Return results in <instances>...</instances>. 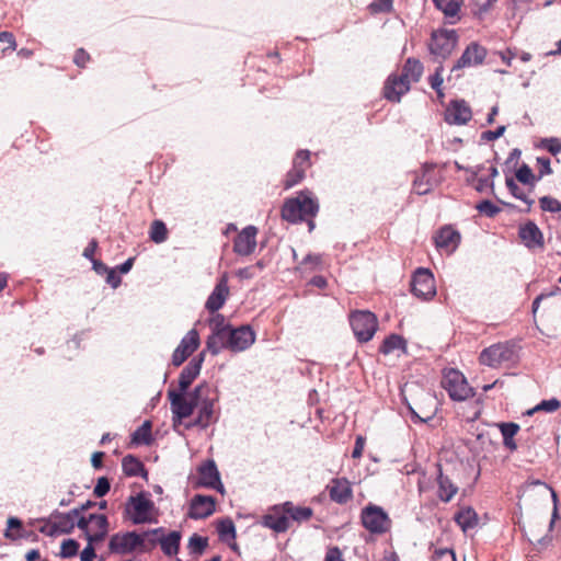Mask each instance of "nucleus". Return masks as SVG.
<instances>
[{
  "mask_svg": "<svg viewBox=\"0 0 561 561\" xmlns=\"http://www.w3.org/2000/svg\"><path fill=\"white\" fill-rule=\"evenodd\" d=\"M161 529H152L144 533L121 530L113 534L107 543L110 554L114 556H137L151 551L157 546L154 535Z\"/></svg>",
  "mask_w": 561,
  "mask_h": 561,
  "instance_id": "nucleus-1",
  "label": "nucleus"
},
{
  "mask_svg": "<svg viewBox=\"0 0 561 561\" xmlns=\"http://www.w3.org/2000/svg\"><path fill=\"white\" fill-rule=\"evenodd\" d=\"M319 211V204L309 191H301L296 197L285 201L282 207V218L288 222L307 221L309 230L314 228L313 218Z\"/></svg>",
  "mask_w": 561,
  "mask_h": 561,
  "instance_id": "nucleus-2",
  "label": "nucleus"
},
{
  "mask_svg": "<svg viewBox=\"0 0 561 561\" xmlns=\"http://www.w3.org/2000/svg\"><path fill=\"white\" fill-rule=\"evenodd\" d=\"M78 527L84 533L90 543L103 541L108 533V520L104 514L83 512L78 519Z\"/></svg>",
  "mask_w": 561,
  "mask_h": 561,
  "instance_id": "nucleus-3",
  "label": "nucleus"
},
{
  "mask_svg": "<svg viewBox=\"0 0 561 561\" xmlns=\"http://www.w3.org/2000/svg\"><path fill=\"white\" fill-rule=\"evenodd\" d=\"M458 39L459 36L455 30H435L428 43L430 53L436 58L447 59L457 47Z\"/></svg>",
  "mask_w": 561,
  "mask_h": 561,
  "instance_id": "nucleus-4",
  "label": "nucleus"
},
{
  "mask_svg": "<svg viewBox=\"0 0 561 561\" xmlns=\"http://www.w3.org/2000/svg\"><path fill=\"white\" fill-rule=\"evenodd\" d=\"M517 354L515 346L510 342L493 344L488 348H484L479 360L481 364L497 368L504 364L515 363Z\"/></svg>",
  "mask_w": 561,
  "mask_h": 561,
  "instance_id": "nucleus-5",
  "label": "nucleus"
},
{
  "mask_svg": "<svg viewBox=\"0 0 561 561\" xmlns=\"http://www.w3.org/2000/svg\"><path fill=\"white\" fill-rule=\"evenodd\" d=\"M350 324L359 342H368L373 339L378 328L375 313L368 310H355L350 313Z\"/></svg>",
  "mask_w": 561,
  "mask_h": 561,
  "instance_id": "nucleus-6",
  "label": "nucleus"
},
{
  "mask_svg": "<svg viewBox=\"0 0 561 561\" xmlns=\"http://www.w3.org/2000/svg\"><path fill=\"white\" fill-rule=\"evenodd\" d=\"M442 387L448 392L450 399L455 401H463L474 394L465 376L457 369L445 371L442 378Z\"/></svg>",
  "mask_w": 561,
  "mask_h": 561,
  "instance_id": "nucleus-7",
  "label": "nucleus"
},
{
  "mask_svg": "<svg viewBox=\"0 0 561 561\" xmlns=\"http://www.w3.org/2000/svg\"><path fill=\"white\" fill-rule=\"evenodd\" d=\"M203 391V387L198 386L194 389L192 393H190L188 398L183 394L181 391L175 392L174 390L168 391V397L171 403V410L173 414L180 419H186L192 415L194 408L199 403V396Z\"/></svg>",
  "mask_w": 561,
  "mask_h": 561,
  "instance_id": "nucleus-8",
  "label": "nucleus"
},
{
  "mask_svg": "<svg viewBox=\"0 0 561 561\" xmlns=\"http://www.w3.org/2000/svg\"><path fill=\"white\" fill-rule=\"evenodd\" d=\"M363 526L371 534H385L391 527V519L388 514L375 504H368L362 511Z\"/></svg>",
  "mask_w": 561,
  "mask_h": 561,
  "instance_id": "nucleus-9",
  "label": "nucleus"
},
{
  "mask_svg": "<svg viewBox=\"0 0 561 561\" xmlns=\"http://www.w3.org/2000/svg\"><path fill=\"white\" fill-rule=\"evenodd\" d=\"M152 512L153 503L145 496V493L130 496L126 504V514L134 524L150 522Z\"/></svg>",
  "mask_w": 561,
  "mask_h": 561,
  "instance_id": "nucleus-10",
  "label": "nucleus"
},
{
  "mask_svg": "<svg viewBox=\"0 0 561 561\" xmlns=\"http://www.w3.org/2000/svg\"><path fill=\"white\" fill-rule=\"evenodd\" d=\"M443 181L442 171L434 164H425L421 173H416L413 180V192L417 195L431 193Z\"/></svg>",
  "mask_w": 561,
  "mask_h": 561,
  "instance_id": "nucleus-11",
  "label": "nucleus"
},
{
  "mask_svg": "<svg viewBox=\"0 0 561 561\" xmlns=\"http://www.w3.org/2000/svg\"><path fill=\"white\" fill-rule=\"evenodd\" d=\"M411 291L417 298L428 300L436 294L434 276L427 268H417L411 280Z\"/></svg>",
  "mask_w": 561,
  "mask_h": 561,
  "instance_id": "nucleus-12",
  "label": "nucleus"
},
{
  "mask_svg": "<svg viewBox=\"0 0 561 561\" xmlns=\"http://www.w3.org/2000/svg\"><path fill=\"white\" fill-rule=\"evenodd\" d=\"M310 167V151L299 150L293 160L291 169L287 172L283 181L284 188L289 190L299 184L305 179L306 172Z\"/></svg>",
  "mask_w": 561,
  "mask_h": 561,
  "instance_id": "nucleus-13",
  "label": "nucleus"
},
{
  "mask_svg": "<svg viewBox=\"0 0 561 561\" xmlns=\"http://www.w3.org/2000/svg\"><path fill=\"white\" fill-rule=\"evenodd\" d=\"M193 483L194 488H209L215 491H225L220 474L214 460H207L197 468Z\"/></svg>",
  "mask_w": 561,
  "mask_h": 561,
  "instance_id": "nucleus-14",
  "label": "nucleus"
},
{
  "mask_svg": "<svg viewBox=\"0 0 561 561\" xmlns=\"http://www.w3.org/2000/svg\"><path fill=\"white\" fill-rule=\"evenodd\" d=\"M488 55V49L478 42H471L457 59L451 68V72L459 71L465 68L481 66Z\"/></svg>",
  "mask_w": 561,
  "mask_h": 561,
  "instance_id": "nucleus-15",
  "label": "nucleus"
},
{
  "mask_svg": "<svg viewBox=\"0 0 561 561\" xmlns=\"http://www.w3.org/2000/svg\"><path fill=\"white\" fill-rule=\"evenodd\" d=\"M287 514L288 512L284 503L274 505L262 516L261 524L275 533H285L290 528Z\"/></svg>",
  "mask_w": 561,
  "mask_h": 561,
  "instance_id": "nucleus-16",
  "label": "nucleus"
},
{
  "mask_svg": "<svg viewBox=\"0 0 561 561\" xmlns=\"http://www.w3.org/2000/svg\"><path fill=\"white\" fill-rule=\"evenodd\" d=\"M433 240L437 250L451 254L458 248L461 234L453 226L445 225L434 234Z\"/></svg>",
  "mask_w": 561,
  "mask_h": 561,
  "instance_id": "nucleus-17",
  "label": "nucleus"
},
{
  "mask_svg": "<svg viewBox=\"0 0 561 561\" xmlns=\"http://www.w3.org/2000/svg\"><path fill=\"white\" fill-rule=\"evenodd\" d=\"M90 505L91 502L88 501L85 504L71 510L69 513H53L51 517L55 522L58 535L71 533L75 526H78V519L81 517L82 513L87 512Z\"/></svg>",
  "mask_w": 561,
  "mask_h": 561,
  "instance_id": "nucleus-18",
  "label": "nucleus"
},
{
  "mask_svg": "<svg viewBox=\"0 0 561 561\" xmlns=\"http://www.w3.org/2000/svg\"><path fill=\"white\" fill-rule=\"evenodd\" d=\"M199 346V335L195 329H192L182 339L179 346L172 355V364L176 367L181 366Z\"/></svg>",
  "mask_w": 561,
  "mask_h": 561,
  "instance_id": "nucleus-19",
  "label": "nucleus"
},
{
  "mask_svg": "<svg viewBox=\"0 0 561 561\" xmlns=\"http://www.w3.org/2000/svg\"><path fill=\"white\" fill-rule=\"evenodd\" d=\"M518 237L520 242L529 250L543 249L545 247L543 233L531 220L519 226Z\"/></svg>",
  "mask_w": 561,
  "mask_h": 561,
  "instance_id": "nucleus-20",
  "label": "nucleus"
},
{
  "mask_svg": "<svg viewBox=\"0 0 561 561\" xmlns=\"http://www.w3.org/2000/svg\"><path fill=\"white\" fill-rule=\"evenodd\" d=\"M472 117V111L463 100L451 101L445 112V121L448 124L465 125Z\"/></svg>",
  "mask_w": 561,
  "mask_h": 561,
  "instance_id": "nucleus-21",
  "label": "nucleus"
},
{
  "mask_svg": "<svg viewBox=\"0 0 561 561\" xmlns=\"http://www.w3.org/2000/svg\"><path fill=\"white\" fill-rule=\"evenodd\" d=\"M410 88L409 80H404L398 73H392L385 82L382 94L388 101L399 102Z\"/></svg>",
  "mask_w": 561,
  "mask_h": 561,
  "instance_id": "nucleus-22",
  "label": "nucleus"
},
{
  "mask_svg": "<svg viewBox=\"0 0 561 561\" xmlns=\"http://www.w3.org/2000/svg\"><path fill=\"white\" fill-rule=\"evenodd\" d=\"M244 334L245 325H241L236 330L230 328L228 331L221 333V337L218 340L217 346H219V350L226 347L231 351H243L245 348Z\"/></svg>",
  "mask_w": 561,
  "mask_h": 561,
  "instance_id": "nucleus-23",
  "label": "nucleus"
},
{
  "mask_svg": "<svg viewBox=\"0 0 561 561\" xmlns=\"http://www.w3.org/2000/svg\"><path fill=\"white\" fill-rule=\"evenodd\" d=\"M215 511V500L211 496L197 494L191 502L188 517L201 519L210 516Z\"/></svg>",
  "mask_w": 561,
  "mask_h": 561,
  "instance_id": "nucleus-24",
  "label": "nucleus"
},
{
  "mask_svg": "<svg viewBox=\"0 0 561 561\" xmlns=\"http://www.w3.org/2000/svg\"><path fill=\"white\" fill-rule=\"evenodd\" d=\"M433 2L436 9L444 14L448 23L455 24L460 20L462 0H433Z\"/></svg>",
  "mask_w": 561,
  "mask_h": 561,
  "instance_id": "nucleus-25",
  "label": "nucleus"
},
{
  "mask_svg": "<svg viewBox=\"0 0 561 561\" xmlns=\"http://www.w3.org/2000/svg\"><path fill=\"white\" fill-rule=\"evenodd\" d=\"M202 363L203 357L194 358L183 368L179 377V387L182 392H185L199 375Z\"/></svg>",
  "mask_w": 561,
  "mask_h": 561,
  "instance_id": "nucleus-26",
  "label": "nucleus"
},
{
  "mask_svg": "<svg viewBox=\"0 0 561 561\" xmlns=\"http://www.w3.org/2000/svg\"><path fill=\"white\" fill-rule=\"evenodd\" d=\"M154 538L165 556L172 557L179 553L181 541V534L179 531L174 530L164 536L161 530L154 535Z\"/></svg>",
  "mask_w": 561,
  "mask_h": 561,
  "instance_id": "nucleus-27",
  "label": "nucleus"
},
{
  "mask_svg": "<svg viewBox=\"0 0 561 561\" xmlns=\"http://www.w3.org/2000/svg\"><path fill=\"white\" fill-rule=\"evenodd\" d=\"M228 293L229 289L227 285V279L222 277L216 285L210 296L208 297L206 301V308L211 312L219 310L225 304Z\"/></svg>",
  "mask_w": 561,
  "mask_h": 561,
  "instance_id": "nucleus-28",
  "label": "nucleus"
},
{
  "mask_svg": "<svg viewBox=\"0 0 561 561\" xmlns=\"http://www.w3.org/2000/svg\"><path fill=\"white\" fill-rule=\"evenodd\" d=\"M209 325L213 331V335L209 336L207 341V347L214 354L219 352V346H217L218 340L221 337V333L228 331L230 325L225 324V318L221 314H216L210 319Z\"/></svg>",
  "mask_w": 561,
  "mask_h": 561,
  "instance_id": "nucleus-29",
  "label": "nucleus"
},
{
  "mask_svg": "<svg viewBox=\"0 0 561 561\" xmlns=\"http://www.w3.org/2000/svg\"><path fill=\"white\" fill-rule=\"evenodd\" d=\"M423 65L419 59L408 58L404 62L401 73H398L404 80H409V84L417 82L423 75Z\"/></svg>",
  "mask_w": 561,
  "mask_h": 561,
  "instance_id": "nucleus-30",
  "label": "nucleus"
},
{
  "mask_svg": "<svg viewBox=\"0 0 561 561\" xmlns=\"http://www.w3.org/2000/svg\"><path fill=\"white\" fill-rule=\"evenodd\" d=\"M123 471L126 476L136 477L141 476L147 480V471L144 463L133 455H127L122 460Z\"/></svg>",
  "mask_w": 561,
  "mask_h": 561,
  "instance_id": "nucleus-31",
  "label": "nucleus"
},
{
  "mask_svg": "<svg viewBox=\"0 0 561 561\" xmlns=\"http://www.w3.org/2000/svg\"><path fill=\"white\" fill-rule=\"evenodd\" d=\"M503 436V445L514 451L517 449V444L516 442L514 440V436L518 433L519 431V425L517 423H514V422H507V423H499L496 425Z\"/></svg>",
  "mask_w": 561,
  "mask_h": 561,
  "instance_id": "nucleus-32",
  "label": "nucleus"
},
{
  "mask_svg": "<svg viewBox=\"0 0 561 561\" xmlns=\"http://www.w3.org/2000/svg\"><path fill=\"white\" fill-rule=\"evenodd\" d=\"M322 266V256L320 254H308L300 262H297L295 270L301 275L319 271Z\"/></svg>",
  "mask_w": 561,
  "mask_h": 561,
  "instance_id": "nucleus-33",
  "label": "nucleus"
},
{
  "mask_svg": "<svg viewBox=\"0 0 561 561\" xmlns=\"http://www.w3.org/2000/svg\"><path fill=\"white\" fill-rule=\"evenodd\" d=\"M426 400L430 401L428 407H425L417 402L415 403V408L410 407L412 414H414L422 422H428L430 420L433 419V416L436 413V404L434 398L430 393H426L424 397V401Z\"/></svg>",
  "mask_w": 561,
  "mask_h": 561,
  "instance_id": "nucleus-34",
  "label": "nucleus"
},
{
  "mask_svg": "<svg viewBox=\"0 0 561 561\" xmlns=\"http://www.w3.org/2000/svg\"><path fill=\"white\" fill-rule=\"evenodd\" d=\"M287 508V517L289 522V526L294 522L301 523L308 520L312 516V510L307 506H295L291 502L284 503Z\"/></svg>",
  "mask_w": 561,
  "mask_h": 561,
  "instance_id": "nucleus-35",
  "label": "nucleus"
},
{
  "mask_svg": "<svg viewBox=\"0 0 561 561\" xmlns=\"http://www.w3.org/2000/svg\"><path fill=\"white\" fill-rule=\"evenodd\" d=\"M152 424L150 421H145L133 434L130 443L133 445H150L153 440L151 434Z\"/></svg>",
  "mask_w": 561,
  "mask_h": 561,
  "instance_id": "nucleus-36",
  "label": "nucleus"
},
{
  "mask_svg": "<svg viewBox=\"0 0 561 561\" xmlns=\"http://www.w3.org/2000/svg\"><path fill=\"white\" fill-rule=\"evenodd\" d=\"M405 348L407 343L401 335L390 334L383 340L382 344L379 347V352L385 355H388L396 350H402L403 352H405Z\"/></svg>",
  "mask_w": 561,
  "mask_h": 561,
  "instance_id": "nucleus-37",
  "label": "nucleus"
},
{
  "mask_svg": "<svg viewBox=\"0 0 561 561\" xmlns=\"http://www.w3.org/2000/svg\"><path fill=\"white\" fill-rule=\"evenodd\" d=\"M455 522L463 531H467L476 526L477 514L471 507L462 508L455 515Z\"/></svg>",
  "mask_w": 561,
  "mask_h": 561,
  "instance_id": "nucleus-38",
  "label": "nucleus"
},
{
  "mask_svg": "<svg viewBox=\"0 0 561 561\" xmlns=\"http://www.w3.org/2000/svg\"><path fill=\"white\" fill-rule=\"evenodd\" d=\"M168 229L162 220L156 219L152 221L149 230L150 240L154 243H162L168 239Z\"/></svg>",
  "mask_w": 561,
  "mask_h": 561,
  "instance_id": "nucleus-39",
  "label": "nucleus"
},
{
  "mask_svg": "<svg viewBox=\"0 0 561 561\" xmlns=\"http://www.w3.org/2000/svg\"><path fill=\"white\" fill-rule=\"evenodd\" d=\"M208 547V538L194 534L188 539L187 548L191 554L201 556Z\"/></svg>",
  "mask_w": 561,
  "mask_h": 561,
  "instance_id": "nucleus-40",
  "label": "nucleus"
},
{
  "mask_svg": "<svg viewBox=\"0 0 561 561\" xmlns=\"http://www.w3.org/2000/svg\"><path fill=\"white\" fill-rule=\"evenodd\" d=\"M217 531L221 541L230 542L234 539V525L230 519H222L217 524Z\"/></svg>",
  "mask_w": 561,
  "mask_h": 561,
  "instance_id": "nucleus-41",
  "label": "nucleus"
},
{
  "mask_svg": "<svg viewBox=\"0 0 561 561\" xmlns=\"http://www.w3.org/2000/svg\"><path fill=\"white\" fill-rule=\"evenodd\" d=\"M561 407V403L558 399L552 398L549 400H542L540 403H538L533 409L528 410L526 412L527 415H533L535 412H547L552 413L559 410Z\"/></svg>",
  "mask_w": 561,
  "mask_h": 561,
  "instance_id": "nucleus-42",
  "label": "nucleus"
},
{
  "mask_svg": "<svg viewBox=\"0 0 561 561\" xmlns=\"http://www.w3.org/2000/svg\"><path fill=\"white\" fill-rule=\"evenodd\" d=\"M506 186L510 190V192L518 199L523 201L525 204H527L526 211H530V208L534 204V199L529 198L523 190L515 183V181L512 178L506 179Z\"/></svg>",
  "mask_w": 561,
  "mask_h": 561,
  "instance_id": "nucleus-43",
  "label": "nucleus"
},
{
  "mask_svg": "<svg viewBox=\"0 0 561 561\" xmlns=\"http://www.w3.org/2000/svg\"><path fill=\"white\" fill-rule=\"evenodd\" d=\"M8 528L5 529L4 537L11 540L22 538V522L16 517H10L7 522Z\"/></svg>",
  "mask_w": 561,
  "mask_h": 561,
  "instance_id": "nucleus-44",
  "label": "nucleus"
},
{
  "mask_svg": "<svg viewBox=\"0 0 561 561\" xmlns=\"http://www.w3.org/2000/svg\"><path fill=\"white\" fill-rule=\"evenodd\" d=\"M539 205L543 211H549V213H560L561 211V202H559L558 199L550 197V196L540 197Z\"/></svg>",
  "mask_w": 561,
  "mask_h": 561,
  "instance_id": "nucleus-45",
  "label": "nucleus"
},
{
  "mask_svg": "<svg viewBox=\"0 0 561 561\" xmlns=\"http://www.w3.org/2000/svg\"><path fill=\"white\" fill-rule=\"evenodd\" d=\"M79 543L75 539H66L62 541L60 547V557L61 558H71L78 553Z\"/></svg>",
  "mask_w": 561,
  "mask_h": 561,
  "instance_id": "nucleus-46",
  "label": "nucleus"
},
{
  "mask_svg": "<svg viewBox=\"0 0 561 561\" xmlns=\"http://www.w3.org/2000/svg\"><path fill=\"white\" fill-rule=\"evenodd\" d=\"M369 10L371 13H390L393 10L392 0H374L369 4Z\"/></svg>",
  "mask_w": 561,
  "mask_h": 561,
  "instance_id": "nucleus-47",
  "label": "nucleus"
},
{
  "mask_svg": "<svg viewBox=\"0 0 561 561\" xmlns=\"http://www.w3.org/2000/svg\"><path fill=\"white\" fill-rule=\"evenodd\" d=\"M516 179L523 184L534 185L535 175L527 164H523L515 173Z\"/></svg>",
  "mask_w": 561,
  "mask_h": 561,
  "instance_id": "nucleus-48",
  "label": "nucleus"
},
{
  "mask_svg": "<svg viewBox=\"0 0 561 561\" xmlns=\"http://www.w3.org/2000/svg\"><path fill=\"white\" fill-rule=\"evenodd\" d=\"M213 416V403L211 402H204V405L202 407L198 417H197V424L201 426H207L209 422L211 421Z\"/></svg>",
  "mask_w": 561,
  "mask_h": 561,
  "instance_id": "nucleus-49",
  "label": "nucleus"
},
{
  "mask_svg": "<svg viewBox=\"0 0 561 561\" xmlns=\"http://www.w3.org/2000/svg\"><path fill=\"white\" fill-rule=\"evenodd\" d=\"M477 209L489 217H493L500 211V208L490 201H482L477 205Z\"/></svg>",
  "mask_w": 561,
  "mask_h": 561,
  "instance_id": "nucleus-50",
  "label": "nucleus"
},
{
  "mask_svg": "<svg viewBox=\"0 0 561 561\" xmlns=\"http://www.w3.org/2000/svg\"><path fill=\"white\" fill-rule=\"evenodd\" d=\"M38 531L50 537L58 535L55 522L51 516L49 517V519L42 522V525L38 527Z\"/></svg>",
  "mask_w": 561,
  "mask_h": 561,
  "instance_id": "nucleus-51",
  "label": "nucleus"
},
{
  "mask_svg": "<svg viewBox=\"0 0 561 561\" xmlns=\"http://www.w3.org/2000/svg\"><path fill=\"white\" fill-rule=\"evenodd\" d=\"M443 71H444V67L443 65L440 64L435 72L430 77L428 81H430V85L432 89L434 90H438V88H442V84H443Z\"/></svg>",
  "mask_w": 561,
  "mask_h": 561,
  "instance_id": "nucleus-52",
  "label": "nucleus"
},
{
  "mask_svg": "<svg viewBox=\"0 0 561 561\" xmlns=\"http://www.w3.org/2000/svg\"><path fill=\"white\" fill-rule=\"evenodd\" d=\"M91 57L83 48H78L73 56V62L79 68H84L90 61Z\"/></svg>",
  "mask_w": 561,
  "mask_h": 561,
  "instance_id": "nucleus-53",
  "label": "nucleus"
},
{
  "mask_svg": "<svg viewBox=\"0 0 561 561\" xmlns=\"http://www.w3.org/2000/svg\"><path fill=\"white\" fill-rule=\"evenodd\" d=\"M537 167H538L539 178H541L546 174H550L552 172L549 158L538 157L537 158Z\"/></svg>",
  "mask_w": 561,
  "mask_h": 561,
  "instance_id": "nucleus-54",
  "label": "nucleus"
},
{
  "mask_svg": "<svg viewBox=\"0 0 561 561\" xmlns=\"http://www.w3.org/2000/svg\"><path fill=\"white\" fill-rule=\"evenodd\" d=\"M0 42L7 43L9 45L8 48L3 49V53H5L8 49H11V50L16 49V42H15L14 35L11 32H7V31L0 32Z\"/></svg>",
  "mask_w": 561,
  "mask_h": 561,
  "instance_id": "nucleus-55",
  "label": "nucleus"
},
{
  "mask_svg": "<svg viewBox=\"0 0 561 561\" xmlns=\"http://www.w3.org/2000/svg\"><path fill=\"white\" fill-rule=\"evenodd\" d=\"M365 444H366V438L364 436H362V435L356 436L355 446L352 451V457L354 459H359L363 456Z\"/></svg>",
  "mask_w": 561,
  "mask_h": 561,
  "instance_id": "nucleus-56",
  "label": "nucleus"
},
{
  "mask_svg": "<svg viewBox=\"0 0 561 561\" xmlns=\"http://www.w3.org/2000/svg\"><path fill=\"white\" fill-rule=\"evenodd\" d=\"M543 145L545 148L552 154L561 152V141L557 138L546 139Z\"/></svg>",
  "mask_w": 561,
  "mask_h": 561,
  "instance_id": "nucleus-57",
  "label": "nucleus"
},
{
  "mask_svg": "<svg viewBox=\"0 0 561 561\" xmlns=\"http://www.w3.org/2000/svg\"><path fill=\"white\" fill-rule=\"evenodd\" d=\"M257 233V229L254 226H248V255L251 254L256 247L255 236Z\"/></svg>",
  "mask_w": 561,
  "mask_h": 561,
  "instance_id": "nucleus-58",
  "label": "nucleus"
},
{
  "mask_svg": "<svg viewBox=\"0 0 561 561\" xmlns=\"http://www.w3.org/2000/svg\"><path fill=\"white\" fill-rule=\"evenodd\" d=\"M104 275H106V283L110 284L113 288H116L121 285L122 279L117 275L116 270L108 268Z\"/></svg>",
  "mask_w": 561,
  "mask_h": 561,
  "instance_id": "nucleus-59",
  "label": "nucleus"
},
{
  "mask_svg": "<svg viewBox=\"0 0 561 561\" xmlns=\"http://www.w3.org/2000/svg\"><path fill=\"white\" fill-rule=\"evenodd\" d=\"M505 129V126H500L495 130H486L482 134V138L489 141L495 140L503 136Z\"/></svg>",
  "mask_w": 561,
  "mask_h": 561,
  "instance_id": "nucleus-60",
  "label": "nucleus"
},
{
  "mask_svg": "<svg viewBox=\"0 0 561 561\" xmlns=\"http://www.w3.org/2000/svg\"><path fill=\"white\" fill-rule=\"evenodd\" d=\"M94 545L95 543H90L88 541L87 547L82 550V552L80 554L81 561H93V559L95 558Z\"/></svg>",
  "mask_w": 561,
  "mask_h": 561,
  "instance_id": "nucleus-61",
  "label": "nucleus"
},
{
  "mask_svg": "<svg viewBox=\"0 0 561 561\" xmlns=\"http://www.w3.org/2000/svg\"><path fill=\"white\" fill-rule=\"evenodd\" d=\"M98 249V241L95 239L91 240V242L88 244V247L84 249L83 251V256L93 261L95 260L94 259V253Z\"/></svg>",
  "mask_w": 561,
  "mask_h": 561,
  "instance_id": "nucleus-62",
  "label": "nucleus"
},
{
  "mask_svg": "<svg viewBox=\"0 0 561 561\" xmlns=\"http://www.w3.org/2000/svg\"><path fill=\"white\" fill-rule=\"evenodd\" d=\"M324 561H342V553L340 549L336 547L329 549Z\"/></svg>",
  "mask_w": 561,
  "mask_h": 561,
  "instance_id": "nucleus-63",
  "label": "nucleus"
},
{
  "mask_svg": "<svg viewBox=\"0 0 561 561\" xmlns=\"http://www.w3.org/2000/svg\"><path fill=\"white\" fill-rule=\"evenodd\" d=\"M105 454L103 451H95L91 456V463L95 469H101L103 466V458Z\"/></svg>",
  "mask_w": 561,
  "mask_h": 561,
  "instance_id": "nucleus-64",
  "label": "nucleus"
}]
</instances>
